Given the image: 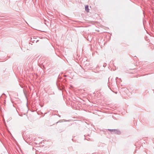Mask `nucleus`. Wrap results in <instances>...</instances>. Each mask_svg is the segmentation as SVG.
Masks as SVG:
<instances>
[{
    "label": "nucleus",
    "instance_id": "f257e3e1",
    "mask_svg": "<svg viewBox=\"0 0 154 154\" xmlns=\"http://www.w3.org/2000/svg\"><path fill=\"white\" fill-rule=\"evenodd\" d=\"M112 133L116 134H121V132L118 129H114Z\"/></svg>",
    "mask_w": 154,
    "mask_h": 154
},
{
    "label": "nucleus",
    "instance_id": "f03ea898",
    "mask_svg": "<svg viewBox=\"0 0 154 154\" xmlns=\"http://www.w3.org/2000/svg\"><path fill=\"white\" fill-rule=\"evenodd\" d=\"M85 10L87 12H89V9L88 6V5H86L85 6Z\"/></svg>",
    "mask_w": 154,
    "mask_h": 154
},
{
    "label": "nucleus",
    "instance_id": "7ed1b4c3",
    "mask_svg": "<svg viewBox=\"0 0 154 154\" xmlns=\"http://www.w3.org/2000/svg\"><path fill=\"white\" fill-rule=\"evenodd\" d=\"M108 130L110 132L112 133L113 131H114V129H108Z\"/></svg>",
    "mask_w": 154,
    "mask_h": 154
},
{
    "label": "nucleus",
    "instance_id": "20e7f679",
    "mask_svg": "<svg viewBox=\"0 0 154 154\" xmlns=\"http://www.w3.org/2000/svg\"><path fill=\"white\" fill-rule=\"evenodd\" d=\"M35 39V38H31V39L32 40L31 41H32H32H33V42L35 41L36 42H37V41H38V40H36L35 41V40H33V39Z\"/></svg>",
    "mask_w": 154,
    "mask_h": 154
},
{
    "label": "nucleus",
    "instance_id": "39448f33",
    "mask_svg": "<svg viewBox=\"0 0 154 154\" xmlns=\"http://www.w3.org/2000/svg\"><path fill=\"white\" fill-rule=\"evenodd\" d=\"M90 140V139L89 138H88V139H87L86 138H84V140Z\"/></svg>",
    "mask_w": 154,
    "mask_h": 154
},
{
    "label": "nucleus",
    "instance_id": "423d86ee",
    "mask_svg": "<svg viewBox=\"0 0 154 154\" xmlns=\"http://www.w3.org/2000/svg\"><path fill=\"white\" fill-rule=\"evenodd\" d=\"M118 77H116V82H117V81H118Z\"/></svg>",
    "mask_w": 154,
    "mask_h": 154
},
{
    "label": "nucleus",
    "instance_id": "0eeeda50",
    "mask_svg": "<svg viewBox=\"0 0 154 154\" xmlns=\"http://www.w3.org/2000/svg\"><path fill=\"white\" fill-rule=\"evenodd\" d=\"M115 94H117V91H116V92H115Z\"/></svg>",
    "mask_w": 154,
    "mask_h": 154
},
{
    "label": "nucleus",
    "instance_id": "6e6552de",
    "mask_svg": "<svg viewBox=\"0 0 154 154\" xmlns=\"http://www.w3.org/2000/svg\"><path fill=\"white\" fill-rule=\"evenodd\" d=\"M2 94V95H3V94H4V95H5V94L4 93H3Z\"/></svg>",
    "mask_w": 154,
    "mask_h": 154
},
{
    "label": "nucleus",
    "instance_id": "1a4fd4ad",
    "mask_svg": "<svg viewBox=\"0 0 154 154\" xmlns=\"http://www.w3.org/2000/svg\"><path fill=\"white\" fill-rule=\"evenodd\" d=\"M84 136H85V137H86V136H85V135H84Z\"/></svg>",
    "mask_w": 154,
    "mask_h": 154
},
{
    "label": "nucleus",
    "instance_id": "9d476101",
    "mask_svg": "<svg viewBox=\"0 0 154 154\" xmlns=\"http://www.w3.org/2000/svg\"><path fill=\"white\" fill-rule=\"evenodd\" d=\"M120 80H121V79H120Z\"/></svg>",
    "mask_w": 154,
    "mask_h": 154
}]
</instances>
